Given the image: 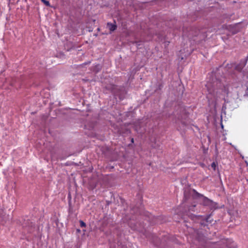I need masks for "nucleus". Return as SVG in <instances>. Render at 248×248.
<instances>
[{
    "label": "nucleus",
    "instance_id": "obj_1",
    "mask_svg": "<svg viewBox=\"0 0 248 248\" xmlns=\"http://www.w3.org/2000/svg\"><path fill=\"white\" fill-rule=\"evenodd\" d=\"M208 94L207 95V98L209 100H212L213 98L217 99V98H221L224 96V94L227 93L225 87H224L223 89H209L207 87Z\"/></svg>",
    "mask_w": 248,
    "mask_h": 248
},
{
    "label": "nucleus",
    "instance_id": "obj_2",
    "mask_svg": "<svg viewBox=\"0 0 248 248\" xmlns=\"http://www.w3.org/2000/svg\"><path fill=\"white\" fill-rule=\"evenodd\" d=\"M203 204L209 206L211 209H216L217 207V203L206 197H204L203 199Z\"/></svg>",
    "mask_w": 248,
    "mask_h": 248
},
{
    "label": "nucleus",
    "instance_id": "obj_3",
    "mask_svg": "<svg viewBox=\"0 0 248 248\" xmlns=\"http://www.w3.org/2000/svg\"><path fill=\"white\" fill-rule=\"evenodd\" d=\"M107 28L109 30L110 32L114 31L117 28V26H116L115 23L113 24V23L108 22L107 23Z\"/></svg>",
    "mask_w": 248,
    "mask_h": 248
},
{
    "label": "nucleus",
    "instance_id": "obj_4",
    "mask_svg": "<svg viewBox=\"0 0 248 248\" xmlns=\"http://www.w3.org/2000/svg\"><path fill=\"white\" fill-rule=\"evenodd\" d=\"M41 0L46 6H50V3H49V2L48 1H47L46 0Z\"/></svg>",
    "mask_w": 248,
    "mask_h": 248
},
{
    "label": "nucleus",
    "instance_id": "obj_5",
    "mask_svg": "<svg viewBox=\"0 0 248 248\" xmlns=\"http://www.w3.org/2000/svg\"><path fill=\"white\" fill-rule=\"evenodd\" d=\"M80 225L81 227H86V224L84 223L82 220L79 221Z\"/></svg>",
    "mask_w": 248,
    "mask_h": 248
},
{
    "label": "nucleus",
    "instance_id": "obj_6",
    "mask_svg": "<svg viewBox=\"0 0 248 248\" xmlns=\"http://www.w3.org/2000/svg\"><path fill=\"white\" fill-rule=\"evenodd\" d=\"M211 166H212V167L213 168H214L215 169V167H216V165H215V162H213V163L212 164Z\"/></svg>",
    "mask_w": 248,
    "mask_h": 248
},
{
    "label": "nucleus",
    "instance_id": "obj_7",
    "mask_svg": "<svg viewBox=\"0 0 248 248\" xmlns=\"http://www.w3.org/2000/svg\"><path fill=\"white\" fill-rule=\"evenodd\" d=\"M90 63H91V62H85V63H84V64H90Z\"/></svg>",
    "mask_w": 248,
    "mask_h": 248
},
{
    "label": "nucleus",
    "instance_id": "obj_8",
    "mask_svg": "<svg viewBox=\"0 0 248 248\" xmlns=\"http://www.w3.org/2000/svg\"><path fill=\"white\" fill-rule=\"evenodd\" d=\"M245 163H246L247 166H248V162L247 161H245Z\"/></svg>",
    "mask_w": 248,
    "mask_h": 248
},
{
    "label": "nucleus",
    "instance_id": "obj_9",
    "mask_svg": "<svg viewBox=\"0 0 248 248\" xmlns=\"http://www.w3.org/2000/svg\"><path fill=\"white\" fill-rule=\"evenodd\" d=\"M247 93L248 94V87H247Z\"/></svg>",
    "mask_w": 248,
    "mask_h": 248
},
{
    "label": "nucleus",
    "instance_id": "obj_10",
    "mask_svg": "<svg viewBox=\"0 0 248 248\" xmlns=\"http://www.w3.org/2000/svg\"><path fill=\"white\" fill-rule=\"evenodd\" d=\"M134 141L133 139H132V142H133Z\"/></svg>",
    "mask_w": 248,
    "mask_h": 248
}]
</instances>
